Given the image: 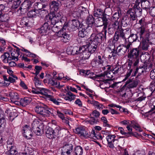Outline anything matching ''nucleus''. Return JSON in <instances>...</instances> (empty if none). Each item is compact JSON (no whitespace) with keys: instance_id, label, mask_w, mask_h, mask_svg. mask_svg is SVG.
<instances>
[{"instance_id":"7ed1b4c3","label":"nucleus","mask_w":155,"mask_h":155,"mask_svg":"<svg viewBox=\"0 0 155 155\" xmlns=\"http://www.w3.org/2000/svg\"><path fill=\"white\" fill-rule=\"evenodd\" d=\"M35 109L36 112L44 117L52 115L55 111L52 109L49 108L43 104H40L36 106Z\"/></svg>"},{"instance_id":"f257e3e1","label":"nucleus","mask_w":155,"mask_h":155,"mask_svg":"<svg viewBox=\"0 0 155 155\" xmlns=\"http://www.w3.org/2000/svg\"><path fill=\"white\" fill-rule=\"evenodd\" d=\"M110 26L114 30H117L114 33L113 41H124L126 40L125 35L128 34L130 32L129 28H127L124 30L122 29L119 26L118 21H112Z\"/></svg>"},{"instance_id":"423d86ee","label":"nucleus","mask_w":155,"mask_h":155,"mask_svg":"<svg viewBox=\"0 0 155 155\" xmlns=\"http://www.w3.org/2000/svg\"><path fill=\"white\" fill-rule=\"evenodd\" d=\"M140 51L137 48H132L130 50L128 54V58L132 62H134L133 64L134 66H137L139 62Z\"/></svg>"},{"instance_id":"37998d69","label":"nucleus","mask_w":155,"mask_h":155,"mask_svg":"<svg viewBox=\"0 0 155 155\" xmlns=\"http://www.w3.org/2000/svg\"><path fill=\"white\" fill-rule=\"evenodd\" d=\"M9 147L10 150L7 152L8 155H16L17 154V151L15 147L11 146Z\"/></svg>"},{"instance_id":"7c9ffc66","label":"nucleus","mask_w":155,"mask_h":155,"mask_svg":"<svg viewBox=\"0 0 155 155\" xmlns=\"http://www.w3.org/2000/svg\"><path fill=\"white\" fill-rule=\"evenodd\" d=\"M139 1L141 2L142 8L146 9L150 7V3H153V0H139Z\"/></svg>"},{"instance_id":"6e6552de","label":"nucleus","mask_w":155,"mask_h":155,"mask_svg":"<svg viewBox=\"0 0 155 155\" xmlns=\"http://www.w3.org/2000/svg\"><path fill=\"white\" fill-rule=\"evenodd\" d=\"M72 10L73 16L77 18L84 17L87 15L89 12L88 10L81 6L73 8Z\"/></svg>"},{"instance_id":"5701e85b","label":"nucleus","mask_w":155,"mask_h":155,"mask_svg":"<svg viewBox=\"0 0 155 155\" xmlns=\"http://www.w3.org/2000/svg\"><path fill=\"white\" fill-rule=\"evenodd\" d=\"M147 69V66L145 64L140 66L136 69L134 72H133L131 75L132 77L135 76L137 73L138 74L136 78H138L144 72L146 71Z\"/></svg>"},{"instance_id":"412c9836","label":"nucleus","mask_w":155,"mask_h":155,"mask_svg":"<svg viewBox=\"0 0 155 155\" xmlns=\"http://www.w3.org/2000/svg\"><path fill=\"white\" fill-rule=\"evenodd\" d=\"M51 23L50 22L48 21L45 23L42 27L38 29V32L43 35H46L51 28V25H49V24L50 25Z\"/></svg>"},{"instance_id":"f704fd0d","label":"nucleus","mask_w":155,"mask_h":155,"mask_svg":"<svg viewBox=\"0 0 155 155\" xmlns=\"http://www.w3.org/2000/svg\"><path fill=\"white\" fill-rule=\"evenodd\" d=\"M121 11L119 8H118L117 12L113 15L111 18V21H118V19L121 15Z\"/></svg>"},{"instance_id":"dca6fc26","label":"nucleus","mask_w":155,"mask_h":155,"mask_svg":"<svg viewBox=\"0 0 155 155\" xmlns=\"http://www.w3.org/2000/svg\"><path fill=\"white\" fill-rule=\"evenodd\" d=\"M124 44L120 45L117 48V55L120 56L123 55L127 52V50L130 48V44H127L126 42H123Z\"/></svg>"},{"instance_id":"72a5a7b5","label":"nucleus","mask_w":155,"mask_h":155,"mask_svg":"<svg viewBox=\"0 0 155 155\" xmlns=\"http://www.w3.org/2000/svg\"><path fill=\"white\" fill-rule=\"evenodd\" d=\"M127 14L130 20L135 21L137 18V15L135 14L134 10L133 9H129L127 11Z\"/></svg>"},{"instance_id":"680f3d73","label":"nucleus","mask_w":155,"mask_h":155,"mask_svg":"<svg viewBox=\"0 0 155 155\" xmlns=\"http://www.w3.org/2000/svg\"><path fill=\"white\" fill-rule=\"evenodd\" d=\"M98 121V119L95 118L93 117H91L90 118V119L88 121V122L90 124L92 125L96 124Z\"/></svg>"},{"instance_id":"ddd939ff","label":"nucleus","mask_w":155,"mask_h":155,"mask_svg":"<svg viewBox=\"0 0 155 155\" xmlns=\"http://www.w3.org/2000/svg\"><path fill=\"white\" fill-rule=\"evenodd\" d=\"M74 132L81 137L86 138L89 137V134L84 127H79L73 130Z\"/></svg>"},{"instance_id":"de8ad7c7","label":"nucleus","mask_w":155,"mask_h":155,"mask_svg":"<svg viewBox=\"0 0 155 155\" xmlns=\"http://www.w3.org/2000/svg\"><path fill=\"white\" fill-rule=\"evenodd\" d=\"M75 153L76 155H81L83 153V149L81 147H76L74 150Z\"/></svg>"},{"instance_id":"1a4fd4ad","label":"nucleus","mask_w":155,"mask_h":155,"mask_svg":"<svg viewBox=\"0 0 155 155\" xmlns=\"http://www.w3.org/2000/svg\"><path fill=\"white\" fill-rule=\"evenodd\" d=\"M44 125H40L38 120L35 119L31 124L32 130L37 135H41L43 133Z\"/></svg>"},{"instance_id":"c03bdc74","label":"nucleus","mask_w":155,"mask_h":155,"mask_svg":"<svg viewBox=\"0 0 155 155\" xmlns=\"http://www.w3.org/2000/svg\"><path fill=\"white\" fill-rule=\"evenodd\" d=\"M52 101L53 103L57 105H59L61 103V100L59 98H56L52 96H51L48 99Z\"/></svg>"},{"instance_id":"2f4dec72","label":"nucleus","mask_w":155,"mask_h":155,"mask_svg":"<svg viewBox=\"0 0 155 155\" xmlns=\"http://www.w3.org/2000/svg\"><path fill=\"white\" fill-rule=\"evenodd\" d=\"M148 42H147L146 40L142 39V41L138 48L139 49H141L142 50L147 51L148 50Z\"/></svg>"},{"instance_id":"6e6d98bb","label":"nucleus","mask_w":155,"mask_h":155,"mask_svg":"<svg viewBox=\"0 0 155 155\" xmlns=\"http://www.w3.org/2000/svg\"><path fill=\"white\" fill-rule=\"evenodd\" d=\"M127 137H131L132 136H133L134 137H137L138 134L136 133H134L132 132V128H130V131H129V132H127Z\"/></svg>"},{"instance_id":"393cba45","label":"nucleus","mask_w":155,"mask_h":155,"mask_svg":"<svg viewBox=\"0 0 155 155\" xmlns=\"http://www.w3.org/2000/svg\"><path fill=\"white\" fill-rule=\"evenodd\" d=\"M73 146L71 143H68L64 145L61 149V155L69 154L72 152Z\"/></svg>"},{"instance_id":"8fccbe9b","label":"nucleus","mask_w":155,"mask_h":155,"mask_svg":"<svg viewBox=\"0 0 155 155\" xmlns=\"http://www.w3.org/2000/svg\"><path fill=\"white\" fill-rule=\"evenodd\" d=\"M116 136L114 135H108L106 137L107 142H114L117 141L115 139Z\"/></svg>"},{"instance_id":"774afa93","label":"nucleus","mask_w":155,"mask_h":155,"mask_svg":"<svg viewBox=\"0 0 155 155\" xmlns=\"http://www.w3.org/2000/svg\"><path fill=\"white\" fill-rule=\"evenodd\" d=\"M150 13L151 16L155 17V7H151L150 9Z\"/></svg>"},{"instance_id":"c9c22d12","label":"nucleus","mask_w":155,"mask_h":155,"mask_svg":"<svg viewBox=\"0 0 155 155\" xmlns=\"http://www.w3.org/2000/svg\"><path fill=\"white\" fill-rule=\"evenodd\" d=\"M76 96L70 91L68 92L66 94L64 95L63 98L66 101H71L75 99Z\"/></svg>"},{"instance_id":"0e129e2a","label":"nucleus","mask_w":155,"mask_h":155,"mask_svg":"<svg viewBox=\"0 0 155 155\" xmlns=\"http://www.w3.org/2000/svg\"><path fill=\"white\" fill-rule=\"evenodd\" d=\"M36 72L33 73L35 75V76H37V75L39 74L40 71L42 69V67L40 66H36L35 67Z\"/></svg>"},{"instance_id":"2eb2a0df","label":"nucleus","mask_w":155,"mask_h":155,"mask_svg":"<svg viewBox=\"0 0 155 155\" xmlns=\"http://www.w3.org/2000/svg\"><path fill=\"white\" fill-rule=\"evenodd\" d=\"M3 111L0 108V134L2 133L5 129L6 120Z\"/></svg>"},{"instance_id":"09e8293b","label":"nucleus","mask_w":155,"mask_h":155,"mask_svg":"<svg viewBox=\"0 0 155 155\" xmlns=\"http://www.w3.org/2000/svg\"><path fill=\"white\" fill-rule=\"evenodd\" d=\"M123 68L120 66H117L113 69L114 74L119 73L121 74L122 73Z\"/></svg>"},{"instance_id":"a18cd8bd","label":"nucleus","mask_w":155,"mask_h":155,"mask_svg":"<svg viewBox=\"0 0 155 155\" xmlns=\"http://www.w3.org/2000/svg\"><path fill=\"white\" fill-rule=\"evenodd\" d=\"M29 103V101L28 98L25 97L24 98H21L20 100V106H25Z\"/></svg>"},{"instance_id":"79ce46f5","label":"nucleus","mask_w":155,"mask_h":155,"mask_svg":"<svg viewBox=\"0 0 155 155\" xmlns=\"http://www.w3.org/2000/svg\"><path fill=\"white\" fill-rule=\"evenodd\" d=\"M127 68L128 70L127 71L126 75L125 76V78L123 80V81H124L127 80L128 78L131 75V74L133 71V68H131V64L129 63L128 64V66L127 67Z\"/></svg>"},{"instance_id":"052dcab7","label":"nucleus","mask_w":155,"mask_h":155,"mask_svg":"<svg viewBox=\"0 0 155 155\" xmlns=\"http://www.w3.org/2000/svg\"><path fill=\"white\" fill-rule=\"evenodd\" d=\"M121 22L122 25H123L124 26L129 24V18L126 17H124L121 20Z\"/></svg>"},{"instance_id":"a19ab883","label":"nucleus","mask_w":155,"mask_h":155,"mask_svg":"<svg viewBox=\"0 0 155 155\" xmlns=\"http://www.w3.org/2000/svg\"><path fill=\"white\" fill-rule=\"evenodd\" d=\"M86 23L87 24H86L89 27L91 26L94 22V18L91 15H89L87 17L86 20Z\"/></svg>"},{"instance_id":"864d4df0","label":"nucleus","mask_w":155,"mask_h":155,"mask_svg":"<svg viewBox=\"0 0 155 155\" xmlns=\"http://www.w3.org/2000/svg\"><path fill=\"white\" fill-rule=\"evenodd\" d=\"M104 77L106 76L107 78L110 79H111L113 78V75L114 74V72L111 71L104 72Z\"/></svg>"},{"instance_id":"338daca9","label":"nucleus","mask_w":155,"mask_h":155,"mask_svg":"<svg viewBox=\"0 0 155 155\" xmlns=\"http://www.w3.org/2000/svg\"><path fill=\"white\" fill-rule=\"evenodd\" d=\"M28 21L27 18L26 17H24L21 20L20 24L22 25H24L27 26L28 24Z\"/></svg>"},{"instance_id":"5fc2aeb1","label":"nucleus","mask_w":155,"mask_h":155,"mask_svg":"<svg viewBox=\"0 0 155 155\" xmlns=\"http://www.w3.org/2000/svg\"><path fill=\"white\" fill-rule=\"evenodd\" d=\"M127 137H131L132 136H133L134 137H137L138 134L136 133H134L132 132V128H130V131H129V132H127Z\"/></svg>"},{"instance_id":"4468645a","label":"nucleus","mask_w":155,"mask_h":155,"mask_svg":"<svg viewBox=\"0 0 155 155\" xmlns=\"http://www.w3.org/2000/svg\"><path fill=\"white\" fill-rule=\"evenodd\" d=\"M139 0H132L131 6L133 7V9L134 10L137 16H141L142 13V10L139 6L140 2Z\"/></svg>"},{"instance_id":"39448f33","label":"nucleus","mask_w":155,"mask_h":155,"mask_svg":"<svg viewBox=\"0 0 155 155\" xmlns=\"http://www.w3.org/2000/svg\"><path fill=\"white\" fill-rule=\"evenodd\" d=\"M51 15L52 16H50L49 19L50 22L52 25H54L57 23L64 24L66 21V17L63 16L61 12H54Z\"/></svg>"},{"instance_id":"cd10ccee","label":"nucleus","mask_w":155,"mask_h":155,"mask_svg":"<svg viewBox=\"0 0 155 155\" xmlns=\"http://www.w3.org/2000/svg\"><path fill=\"white\" fill-rule=\"evenodd\" d=\"M144 40L151 44L155 45V35H150L148 33H146L145 36Z\"/></svg>"},{"instance_id":"bb28decb","label":"nucleus","mask_w":155,"mask_h":155,"mask_svg":"<svg viewBox=\"0 0 155 155\" xmlns=\"http://www.w3.org/2000/svg\"><path fill=\"white\" fill-rule=\"evenodd\" d=\"M87 102L89 104H91L94 106L95 108L99 110H102L103 108H105L104 106L102 104L94 100L92 101L88 100Z\"/></svg>"},{"instance_id":"58836bf2","label":"nucleus","mask_w":155,"mask_h":155,"mask_svg":"<svg viewBox=\"0 0 155 155\" xmlns=\"http://www.w3.org/2000/svg\"><path fill=\"white\" fill-rule=\"evenodd\" d=\"M107 50L109 53L108 56L109 58H110L113 57L114 59L116 58L117 54V51L114 49H111L110 48H107Z\"/></svg>"},{"instance_id":"c85d7f7f","label":"nucleus","mask_w":155,"mask_h":155,"mask_svg":"<svg viewBox=\"0 0 155 155\" xmlns=\"http://www.w3.org/2000/svg\"><path fill=\"white\" fill-rule=\"evenodd\" d=\"M137 34L139 37L140 40L145 39V29L144 27L140 26L137 29Z\"/></svg>"},{"instance_id":"bf43d9fd","label":"nucleus","mask_w":155,"mask_h":155,"mask_svg":"<svg viewBox=\"0 0 155 155\" xmlns=\"http://www.w3.org/2000/svg\"><path fill=\"white\" fill-rule=\"evenodd\" d=\"M13 4L12 6L13 9H16L19 6V0H14Z\"/></svg>"},{"instance_id":"603ef678","label":"nucleus","mask_w":155,"mask_h":155,"mask_svg":"<svg viewBox=\"0 0 155 155\" xmlns=\"http://www.w3.org/2000/svg\"><path fill=\"white\" fill-rule=\"evenodd\" d=\"M33 81L36 87L38 88L39 89L40 87H39L41 85V81L39 80L37 76H35L34 78Z\"/></svg>"},{"instance_id":"f8f14e48","label":"nucleus","mask_w":155,"mask_h":155,"mask_svg":"<svg viewBox=\"0 0 155 155\" xmlns=\"http://www.w3.org/2000/svg\"><path fill=\"white\" fill-rule=\"evenodd\" d=\"M1 58L2 59V61L4 63H8V65L11 67H12L16 65V64L12 60V58L9 57V53H4L3 55L1 56Z\"/></svg>"},{"instance_id":"69168bd1","label":"nucleus","mask_w":155,"mask_h":155,"mask_svg":"<svg viewBox=\"0 0 155 155\" xmlns=\"http://www.w3.org/2000/svg\"><path fill=\"white\" fill-rule=\"evenodd\" d=\"M150 89L152 92L155 91V80L153 81L150 85Z\"/></svg>"},{"instance_id":"3c124183","label":"nucleus","mask_w":155,"mask_h":155,"mask_svg":"<svg viewBox=\"0 0 155 155\" xmlns=\"http://www.w3.org/2000/svg\"><path fill=\"white\" fill-rule=\"evenodd\" d=\"M38 12V10L35 9L30 11L28 13V16L29 18L35 17L36 16Z\"/></svg>"},{"instance_id":"f03ea898","label":"nucleus","mask_w":155,"mask_h":155,"mask_svg":"<svg viewBox=\"0 0 155 155\" xmlns=\"http://www.w3.org/2000/svg\"><path fill=\"white\" fill-rule=\"evenodd\" d=\"M100 20H102L103 24L99 26H104L102 31L100 33L92 34L90 38V42L97 45L101 40L105 41L106 40V35L107 31L106 29L107 28L108 23V19L104 16H103L102 18H101Z\"/></svg>"},{"instance_id":"c756f323","label":"nucleus","mask_w":155,"mask_h":155,"mask_svg":"<svg viewBox=\"0 0 155 155\" xmlns=\"http://www.w3.org/2000/svg\"><path fill=\"white\" fill-rule=\"evenodd\" d=\"M60 6L59 2L52 1L49 4L50 8L53 11L57 12L58 11Z\"/></svg>"},{"instance_id":"6ab92c4d","label":"nucleus","mask_w":155,"mask_h":155,"mask_svg":"<svg viewBox=\"0 0 155 155\" xmlns=\"http://www.w3.org/2000/svg\"><path fill=\"white\" fill-rule=\"evenodd\" d=\"M94 62L95 64V67L97 68H101L102 67L105 66L106 62L105 58L104 55H98L97 58Z\"/></svg>"},{"instance_id":"473e14b6","label":"nucleus","mask_w":155,"mask_h":155,"mask_svg":"<svg viewBox=\"0 0 155 155\" xmlns=\"http://www.w3.org/2000/svg\"><path fill=\"white\" fill-rule=\"evenodd\" d=\"M54 130L51 127H49L47 128L46 132V136L48 138L52 139L55 138V136L54 134Z\"/></svg>"},{"instance_id":"f3484780","label":"nucleus","mask_w":155,"mask_h":155,"mask_svg":"<svg viewBox=\"0 0 155 155\" xmlns=\"http://www.w3.org/2000/svg\"><path fill=\"white\" fill-rule=\"evenodd\" d=\"M85 50V48L83 47V46L79 47L76 46L74 47L71 51H68L67 52L68 54L74 55L76 54H79L81 56H83V53H84V51Z\"/></svg>"},{"instance_id":"4d7b16f0","label":"nucleus","mask_w":155,"mask_h":155,"mask_svg":"<svg viewBox=\"0 0 155 155\" xmlns=\"http://www.w3.org/2000/svg\"><path fill=\"white\" fill-rule=\"evenodd\" d=\"M101 120L103 122L104 126L107 127H110V125L107 123V120L105 117H102L101 118Z\"/></svg>"},{"instance_id":"ea45409f","label":"nucleus","mask_w":155,"mask_h":155,"mask_svg":"<svg viewBox=\"0 0 155 155\" xmlns=\"http://www.w3.org/2000/svg\"><path fill=\"white\" fill-rule=\"evenodd\" d=\"M7 53H9V57L12 58L13 59L15 60L16 59L17 61L18 60V56L19 55V51H14L12 52H7Z\"/></svg>"},{"instance_id":"e2e57ef3","label":"nucleus","mask_w":155,"mask_h":155,"mask_svg":"<svg viewBox=\"0 0 155 155\" xmlns=\"http://www.w3.org/2000/svg\"><path fill=\"white\" fill-rule=\"evenodd\" d=\"M61 129L60 127L59 126H57L55 129L54 130V135L55 137L61 133Z\"/></svg>"},{"instance_id":"4be33fe9","label":"nucleus","mask_w":155,"mask_h":155,"mask_svg":"<svg viewBox=\"0 0 155 155\" xmlns=\"http://www.w3.org/2000/svg\"><path fill=\"white\" fill-rule=\"evenodd\" d=\"M80 28L82 29L79 31L78 36L80 37L84 38L87 35L89 31V30L90 29L91 27L88 26L87 25H84L83 24L82 26H80Z\"/></svg>"},{"instance_id":"9d476101","label":"nucleus","mask_w":155,"mask_h":155,"mask_svg":"<svg viewBox=\"0 0 155 155\" xmlns=\"http://www.w3.org/2000/svg\"><path fill=\"white\" fill-rule=\"evenodd\" d=\"M130 33L128 35H125L126 40L124 41H118L119 42H126L127 44H130V46L132 45V43L136 41L137 40L138 41H140L141 40L138 38L139 36L137 34H134L131 32V30L130 28Z\"/></svg>"},{"instance_id":"20e7f679","label":"nucleus","mask_w":155,"mask_h":155,"mask_svg":"<svg viewBox=\"0 0 155 155\" xmlns=\"http://www.w3.org/2000/svg\"><path fill=\"white\" fill-rule=\"evenodd\" d=\"M83 47L85 48V50L83 53V56L82 58L83 59L86 60L89 58L91 54L94 53L97 51V45L91 42L86 45L83 46Z\"/></svg>"},{"instance_id":"0eeeda50","label":"nucleus","mask_w":155,"mask_h":155,"mask_svg":"<svg viewBox=\"0 0 155 155\" xmlns=\"http://www.w3.org/2000/svg\"><path fill=\"white\" fill-rule=\"evenodd\" d=\"M83 24L80 23L79 21L76 19H73L70 22L69 25L68 22H65L63 24V28L66 30V29L69 31H73L78 29L80 26H82Z\"/></svg>"},{"instance_id":"49530a36","label":"nucleus","mask_w":155,"mask_h":155,"mask_svg":"<svg viewBox=\"0 0 155 155\" xmlns=\"http://www.w3.org/2000/svg\"><path fill=\"white\" fill-rule=\"evenodd\" d=\"M18 95L17 93H10L9 96L10 97L11 101L12 102H14L15 101L18 100Z\"/></svg>"},{"instance_id":"b1692460","label":"nucleus","mask_w":155,"mask_h":155,"mask_svg":"<svg viewBox=\"0 0 155 155\" xmlns=\"http://www.w3.org/2000/svg\"><path fill=\"white\" fill-rule=\"evenodd\" d=\"M33 93L42 94L43 95V97L47 99H48L51 96L49 94L50 93V91L43 88H40L38 91L35 90V91H33Z\"/></svg>"},{"instance_id":"a878e982","label":"nucleus","mask_w":155,"mask_h":155,"mask_svg":"<svg viewBox=\"0 0 155 155\" xmlns=\"http://www.w3.org/2000/svg\"><path fill=\"white\" fill-rule=\"evenodd\" d=\"M94 15L95 17H99L98 18V20L99 21H101L102 22V24H103V22L102 20H100L101 18H102L103 16H104L105 18L107 19L106 18V15H104L103 14V11L101 9L95 7L94 8Z\"/></svg>"},{"instance_id":"13d9d810","label":"nucleus","mask_w":155,"mask_h":155,"mask_svg":"<svg viewBox=\"0 0 155 155\" xmlns=\"http://www.w3.org/2000/svg\"><path fill=\"white\" fill-rule=\"evenodd\" d=\"M8 18V15L6 14H4L2 15L0 17V20L3 22H7Z\"/></svg>"},{"instance_id":"aec40b11","label":"nucleus","mask_w":155,"mask_h":155,"mask_svg":"<svg viewBox=\"0 0 155 155\" xmlns=\"http://www.w3.org/2000/svg\"><path fill=\"white\" fill-rule=\"evenodd\" d=\"M32 3L28 0H25L21 5L20 10L23 12L22 14H24L28 11V9L31 7Z\"/></svg>"},{"instance_id":"4c0bfd02","label":"nucleus","mask_w":155,"mask_h":155,"mask_svg":"<svg viewBox=\"0 0 155 155\" xmlns=\"http://www.w3.org/2000/svg\"><path fill=\"white\" fill-rule=\"evenodd\" d=\"M62 24H59L58 23H57L54 25H51V28L52 30L54 32H58L59 29H61L63 28L62 27Z\"/></svg>"},{"instance_id":"a211bd4d","label":"nucleus","mask_w":155,"mask_h":155,"mask_svg":"<svg viewBox=\"0 0 155 155\" xmlns=\"http://www.w3.org/2000/svg\"><path fill=\"white\" fill-rule=\"evenodd\" d=\"M64 29H63L62 28H61V30H60L58 32L57 35L61 38V40L62 41L67 42L70 40L71 38L69 34L65 32L64 31Z\"/></svg>"},{"instance_id":"e433bc0d","label":"nucleus","mask_w":155,"mask_h":155,"mask_svg":"<svg viewBox=\"0 0 155 155\" xmlns=\"http://www.w3.org/2000/svg\"><path fill=\"white\" fill-rule=\"evenodd\" d=\"M138 83L137 81L135 80L132 82V80L130 79L127 81L126 84H129L127 86V87L129 88H132L136 87Z\"/></svg>"},{"instance_id":"9b49d317","label":"nucleus","mask_w":155,"mask_h":155,"mask_svg":"<svg viewBox=\"0 0 155 155\" xmlns=\"http://www.w3.org/2000/svg\"><path fill=\"white\" fill-rule=\"evenodd\" d=\"M21 132L23 136L27 140L31 139L33 136V133L30 127L27 125L22 127Z\"/></svg>"}]
</instances>
